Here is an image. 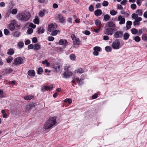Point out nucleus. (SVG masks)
<instances>
[{"mask_svg": "<svg viewBox=\"0 0 147 147\" xmlns=\"http://www.w3.org/2000/svg\"><path fill=\"white\" fill-rule=\"evenodd\" d=\"M73 44L74 45H79L80 41L79 39L78 38H76L74 39H73Z\"/></svg>", "mask_w": 147, "mask_h": 147, "instance_id": "obj_15", "label": "nucleus"}, {"mask_svg": "<svg viewBox=\"0 0 147 147\" xmlns=\"http://www.w3.org/2000/svg\"><path fill=\"white\" fill-rule=\"evenodd\" d=\"M32 42L34 43H35L37 42V38L36 37H34L32 40Z\"/></svg>", "mask_w": 147, "mask_h": 147, "instance_id": "obj_55", "label": "nucleus"}, {"mask_svg": "<svg viewBox=\"0 0 147 147\" xmlns=\"http://www.w3.org/2000/svg\"><path fill=\"white\" fill-rule=\"evenodd\" d=\"M13 60V57L11 56H9L7 59V62L8 63H10Z\"/></svg>", "mask_w": 147, "mask_h": 147, "instance_id": "obj_34", "label": "nucleus"}, {"mask_svg": "<svg viewBox=\"0 0 147 147\" xmlns=\"http://www.w3.org/2000/svg\"><path fill=\"white\" fill-rule=\"evenodd\" d=\"M65 102H68L69 104H71L72 102V100L70 98H66L64 100Z\"/></svg>", "mask_w": 147, "mask_h": 147, "instance_id": "obj_42", "label": "nucleus"}, {"mask_svg": "<svg viewBox=\"0 0 147 147\" xmlns=\"http://www.w3.org/2000/svg\"><path fill=\"white\" fill-rule=\"evenodd\" d=\"M59 32V30H54V31H52V33L51 35L55 36L57 35L58 33Z\"/></svg>", "mask_w": 147, "mask_h": 147, "instance_id": "obj_28", "label": "nucleus"}, {"mask_svg": "<svg viewBox=\"0 0 147 147\" xmlns=\"http://www.w3.org/2000/svg\"><path fill=\"white\" fill-rule=\"evenodd\" d=\"M140 24V22L135 20L133 22V25L134 26H139Z\"/></svg>", "mask_w": 147, "mask_h": 147, "instance_id": "obj_33", "label": "nucleus"}, {"mask_svg": "<svg viewBox=\"0 0 147 147\" xmlns=\"http://www.w3.org/2000/svg\"><path fill=\"white\" fill-rule=\"evenodd\" d=\"M13 71V69L11 68H8L4 70L3 73L5 75H7L11 73Z\"/></svg>", "mask_w": 147, "mask_h": 147, "instance_id": "obj_13", "label": "nucleus"}, {"mask_svg": "<svg viewBox=\"0 0 147 147\" xmlns=\"http://www.w3.org/2000/svg\"><path fill=\"white\" fill-rule=\"evenodd\" d=\"M83 80L82 79H80V81H79V82L78 83V84L80 85H81L83 83V82L82 81V80Z\"/></svg>", "mask_w": 147, "mask_h": 147, "instance_id": "obj_61", "label": "nucleus"}, {"mask_svg": "<svg viewBox=\"0 0 147 147\" xmlns=\"http://www.w3.org/2000/svg\"><path fill=\"white\" fill-rule=\"evenodd\" d=\"M129 37V34L127 32H125L123 35V39L126 40L128 39Z\"/></svg>", "mask_w": 147, "mask_h": 147, "instance_id": "obj_26", "label": "nucleus"}, {"mask_svg": "<svg viewBox=\"0 0 147 147\" xmlns=\"http://www.w3.org/2000/svg\"><path fill=\"white\" fill-rule=\"evenodd\" d=\"M34 23L36 24H38L39 22V21L38 17H35V19L34 20Z\"/></svg>", "mask_w": 147, "mask_h": 147, "instance_id": "obj_35", "label": "nucleus"}, {"mask_svg": "<svg viewBox=\"0 0 147 147\" xmlns=\"http://www.w3.org/2000/svg\"><path fill=\"white\" fill-rule=\"evenodd\" d=\"M19 19L23 22L27 21L30 17V14L28 12L24 13H19L18 15Z\"/></svg>", "mask_w": 147, "mask_h": 147, "instance_id": "obj_3", "label": "nucleus"}, {"mask_svg": "<svg viewBox=\"0 0 147 147\" xmlns=\"http://www.w3.org/2000/svg\"><path fill=\"white\" fill-rule=\"evenodd\" d=\"M133 38L135 41L137 42H140L141 39L140 37L138 36H134L133 37Z\"/></svg>", "mask_w": 147, "mask_h": 147, "instance_id": "obj_29", "label": "nucleus"}, {"mask_svg": "<svg viewBox=\"0 0 147 147\" xmlns=\"http://www.w3.org/2000/svg\"><path fill=\"white\" fill-rule=\"evenodd\" d=\"M142 40L147 42V34L144 33L142 36Z\"/></svg>", "mask_w": 147, "mask_h": 147, "instance_id": "obj_25", "label": "nucleus"}, {"mask_svg": "<svg viewBox=\"0 0 147 147\" xmlns=\"http://www.w3.org/2000/svg\"><path fill=\"white\" fill-rule=\"evenodd\" d=\"M132 22L130 21H127L126 22V27L127 29H129L131 28V26L132 25Z\"/></svg>", "mask_w": 147, "mask_h": 147, "instance_id": "obj_18", "label": "nucleus"}, {"mask_svg": "<svg viewBox=\"0 0 147 147\" xmlns=\"http://www.w3.org/2000/svg\"><path fill=\"white\" fill-rule=\"evenodd\" d=\"M77 73L82 74L84 72V70L81 68H79L77 70Z\"/></svg>", "mask_w": 147, "mask_h": 147, "instance_id": "obj_48", "label": "nucleus"}, {"mask_svg": "<svg viewBox=\"0 0 147 147\" xmlns=\"http://www.w3.org/2000/svg\"><path fill=\"white\" fill-rule=\"evenodd\" d=\"M56 117H55L50 118L45 123L44 126V128L45 129H47L52 127L55 126V125L56 123Z\"/></svg>", "mask_w": 147, "mask_h": 147, "instance_id": "obj_2", "label": "nucleus"}, {"mask_svg": "<svg viewBox=\"0 0 147 147\" xmlns=\"http://www.w3.org/2000/svg\"><path fill=\"white\" fill-rule=\"evenodd\" d=\"M37 29L38 34L43 33L45 32V29L43 28L41 29V27H38Z\"/></svg>", "mask_w": 147, "mask_h": 147, "instance_id": "obj_19", "label": "nucleus"}, {"mask_svg": "<svg viewBox=\"0 0 147 147\" xmlns=\"http://www.w3.org/2000/svg\"><path fill=\"white\" fill-rule=\"evenodd\" d=\"M18 46L19 48H22L24 45V43L22 42H20L18 44Z\"/></svg>", "mask_w": 147, "mask_h": 147, "instance_id": "obj_39", "label": "nucleus"}, {"mask_svg": "<svg viewBox=\"0 0 147 147\" xmlns=\"http://www.w3.org/2000/svg\"><path fill=\"white\" fill-rule=\"evenodd\" d=\"M138 17V14L135 13H133L131 15V17L133 19H136Z\"/></svg>", "mask_w": 147, "mask_h": 147, "instance_id": "obj_36", "label": "nucleus"}, {"mask_svg": "<svg viewBox=\"0 0 147 147\" xmlns=\"http://www.w3.org/2000/svg\"><path fill=\"white\" fill-rule=\"evenodd\" d=\"M105 50L107 52H111V49L110 47L106 46L105 47Z\"/></svg>", "mask_w": 147, "mask_h": 147, "instance_id": "obj_41", "label": "nucleus"}, {"mask_svg": "<svg viewBox=\"0 0 147 147\" xmlns=\"http://www.w3.org/2000/svg\"><path fill=\"white\" fill-rule=\"evenodd\" d=\"M57 28V25L56 24H51L49 25L48 30L51 32L56 30Z\"/></svg>", "mask_w": 147, "mask_h": 147, "instance_id": "obj_7", "label": "nucleus"}, {"mask_svg": "<svg viewBox=\"0 0 147 147\" xmlns=\"http://www.w3.org/2000/svg\"><path fill=\"white\" fill-rule=\"evenodd\" d=\"M109 3L107 1H104L102 3V5L104 6H107L108 5Z\"/></svg>", "mask_w": 147, "mask_h": 147, "instance_id": "obj_46", "label": "nucleus"}, {"mask_svg": "<svg viewBox=\"0 0 147 147\" xmlns=\"http://www.w3.org/2000/svg\"><path fill=\"white\" fill-rule=\"evenodd\" d=\"M34 97V96L32 95L26 96L24 97V99L25 100H30Z\"/></svg>", "mask_w": 147, "mask_h": 147, "instance_id": "obj_21", "label": "nucleus"}, {"mask_svg": "<svg viewBox=\"0 0 147 147\" xmlns=\"http://www.w3.org/2000/svg\"><path fill=\"white\" fill-rule=\"evenodd\" d=\"M23 62V59L21 57H18L14 59V63L16 65H18L22 63Z\"/></svg>", "mask_w": 147, "mask_h": 147, "instance_id": "obj_8", "label": "nucleus"}, {"mask_svg": "<svg viewBox=\"0 0 147 147\" xmlns=\"http://www.w3.org/2000/svg\"><path fill=\"white\" fill-rule=\"evenodd\" d=\"M131 32L133 34H136L138 32V30L135 28H133L131 29Z\"/></svg>", "mask_w": 147, "mask_h": 147, "instance_id": "obj_31", "label": "nucleus"}, {"mask_svg": "<svg viewBox=\"0 0 147 147\" xmlns=\"http://www.w3.org/2000/svg\"><path fill=\"white\" fill-rule=\"evenodd\" d=\"M84 34L87 35H89L90 34V32L89 31L86 30L84 32Z\"/></svg>", "mask_w": 147, "mask_h": 147, "instance_id": "obj_60", "label": "nucleus"}, {"mask_svg": "<svg viewBox=\"0 0 147 147\" xmlns=\"http://www.w3.org/2000/svg\"><path fill=\"white\" fill-rule=\"evenodd\" d=\"M17 10L16 9H13L11 11V13L13 14H15L17 13Z\"/></svg>", "mask_w": 147, "mask_h": 147, "instance_id": "obj_49", "label": "nucleus"}, {"mask_svg": "<svg viewBox=\"0 0 147 147\" xmlns=\"http://www.w3.org/2000/svg\"><path fill=\"white\" fill-rule=\"evenodd\" d=\"M27 32L28 34H31L33 32V30L32 28H30L28 30Z\"/></svg>", "mask_w": 147, "mask_h": 147, "instance_id": "obj_51", "label": "nucleus"}, {"mask_svg": "<svg viewBox=\"0 0 147 147\" xmlns=\"http://www.w3.org/2000/svg\"><path fill=\"white\" fill-rule=\"evenodd\" d=\"M34 49V46L33 45L31 44L29 45L28 46V49Z\"/></svg>", "mask_w": 147, "mask_h": 147, "instance_id": "obj_58", "label": "nucleus"}, {"mask_svg": "<svg viewBox=\"0 0 147 147\" xmlns=\"http://www.w3.org/2000/svg\"><path fill=\"white\" fill-rule=\"evenodd\" d=\"M69 57L71 60L74 61L76 59V56L74 54H71L70 55Z\"/></svg>", "mask_w": 147, "mask_h": 147, "instance_id": "obj_32", "label": "nucleus"}, {"mask_svg": "<svg viewBox=\"0 0 147 147\" xmlns=\"http://www.w3.org/2000/svg\"><path fill=\"white\" fill-rule=\"evenodd\" d=\"M95 23L96 25H99L98 28H99V30H100L101 27V23L100 21L98 20H95Z\"/></svg>", "mask_w": 147, "mask_h": 147, "instance_id": "obj_24", "label": "nucleus"}, {"mask_svg": "<svg viewBox=\"0 0 147 147\" xmlns=\"http://www.w3.org/2000/svg\"><path fill=\"white\" fill-rule=\"evenodd\" d=\"M53 88V85H50L49 86H44L42 88L41 91L43 92H45L46 90H49L52 89Z\"/></svg>", "mask_w": 147, "mask_h": 147, "instance_id": "obj_10", "label": "nucleus"}, {"mask_svg": "<svg viewBox=\"0 0 147 147\" xmlns=\"http://www.w3.org/2000/svg\"><path fill=\"white\" fill-rule=\"evenodd\" d=\"M40 48V46L38 43L35 44L34 45V49L35 50H39Z\"/></svg>", "mask_w": 147, "mask_h": 147, "instance_id": "obj_22", "label": "nucleus"}, {"mask_svg": "<svg viewBox=\"0 0 147 147\" xmlns=\"http://www.w3.org/2000/svg\"><path fill=\"white\" fill-rule=\"evenodd\" d=\"M9 27L10 30L13 31L14 30L15 26L14 24L11 23L9 24Z\"/></svg>", "mask_w": 147, "mask_h": 147, "instance_id": "obj_27", "label": "nucleus"}, {"mask_svg": "<svg viewBox=\"0 0 147 147\" xmlns=\"http://www.w3.org/2000/svg\"><path fill=\"white\" fill-rule=\"evenodd\" d=\"M103 39L105 40H108L109 39V37L107 35H105L103 36Z\"/></svg>", "mask_w": 147, "mask_h": 147, "instance_id": "obj_63", "label": "nucleus"}, {"mask_svg": "<svg viewBox=\"0 0 147 147\" xmlns=\"http://www.w3.org/2000/svg\"><path fill=\"white\" fill-rule=\"evenodd\" d=\"M110 18V16L108 14H106L104 16V20L105 21H108Z\"/></svg>", "mask_w": 147, "mask_h": 147, "instance_id": "obj_38", "label": "nucleus"}, {"mask_svg": "<svg viewBox=\"0 0 147 147\" xmlns=\"http://www.w3.org/2000/svg\"><path fill=\"white\" fill-rule=\"evenodd\" d=\"M28 74L30 76L34 77L35 76V73L33 70H30L28 72Z\"/></svg>", "mask_w": 147, "mask_h": 147, "instance_id": "obj_16", "label": "nucleus"}, {"mask_svg": "<svg viewBox=\"0 0 147 147\" xmlns=\"http://www.w3.org/2000/svg\"><path fill=\"white\" fill-rule=\"evenodd\" d=\"M93 49L94 51H100V48L99 47H95Z\"/></svg>", "mask_w": 147, "mask_h": 147, "instance_id": "obj_45", "label": "nucleus"}, {"mask_svg": "<svg viewBox=\"0 0 147 147\" xmlns=\"http://www.w3.org/2000/svg\"><path fill=\"white\" fill-rule=\"evenodd\" d=\"M115 28V24L113 21L107 22L105 26L104 33L107 35H112L114 34Z\"/></svg>", "mask_w": 147, "mask_h": 147, "instance_id": "obj_1", "label": "nucleus"}, {"mask_svg": "<svg viewBox=\"0 0 147 147\" xmlns=\"http://www.w3.org/2000/svg\"><path fill=\"white\" fill-rule=\"evenodd\" d=\"M110 14L112 16H114L117 14V12L115 10H111L110 11Z\"/></svg>", "mask_w": 147, "mask_h": 147, "instance_id": "obj_40", "label": "nucleus"}, {"mask_svg": "<svg viewBox=\"0 0 147 147\" xmlns=\"http://www.w3.org/2000/svg\"><path fill=\"white\" fill-rule=\"evenodd\" d=\"M144 30L143 29H140L139 30V32L138 33V35H140L144 31Z\"/></svg>", "mask_w": 147, "mask_h": 147, "instance_id": "obj_53", "label": "nucleus"}, {"mask_svg": "<svg viewBox=\"0 0 147 147\" xmlns=\"http://www.w3.org/2000/svg\"><path fill=\"white\" fill-rule=\"evenodd\" d=\"M117 21H119V24L120 25L124 24L125 23V18L123 16L121 15H119L118 16Z\"/></svg>", "mask_w": 147, "mask_h": 147, "instance_id": "obj_9", "label": "nucleus"}, {"mask_svg": "<svg viewBox=\"0 0 147 147\" xmlns=\"http://www.w3.org/2000/svg\"><path fill=\"white\" fill-rule=\"evenodd\" d=\"M101 5L100 3H97L96 5V8H99L101 7Z\"/></svg>", "mask_w": 147, "mask_h": 147, "instance_id": "obj_59", "label": "nucleus"}, {"mask_svg": "<svg viewBox=\"0 0 147 147\" xmlns=\"http://www.w3.org/2000/svg\"><path fill=\"white\" fill-rule=\"evenodd\" d=\"M123 35V32L121 31H118L115 32L114 34V36L115 38H121Z\"/></svg>", "mask_w": 147, "mask_h": 147, "instance_id": "obj_6", "label": "nucleus"}, {"mask_svg": "<svg viewBox=\"0 0 147 147\" xmlns=\"http://www.w3.org/2000/svg\"><path fill=\"white\" fill-rule=\"evenodd\" d=\"M44 12L43 11H40L39 13V15L40 17H43L44 16Z\"/></svg>", "mask_w": 147, "mask_h": 147, "instance_id": "obj_54", "label": "nucleus"}, {"mask_svg": "<svg viewBox=\"0 0 147 147\" xmlns=\"http://www.w3.org/2000/svg\"><path fill=\"white\" fill-rule=\"evenodd\" d=\"M94 13L95 15L97 16H100L102 13L101 10L100 9H97L94 11Z\"/></svg>", "mask_w": 147, "mask_h": 147, "instance_id": "obj_17", "label": "nucleus"}, {"mask_svg": "<svg viewBox=\"0 0 147 147\" xmlns=\"http://www.w3.org/2000/svg\"><path fill=\"white\" fill-rule=\"evenodd\" d=\"M136 13L138 14V15L139 16H142V11L141 10L139 9H137L136 11Z\"/></svg>", "mask_w": 147, "mask_h": 147, "instance_id": "obj_37", "label": "nucleus"}, {"mask_svg": "<svg viewBox=\"0 0 147 147\" xmlns=\"http://www.w3.org/2000/svg\"><path fill=\"white\" fill-rule=\"evenodd\" d=\"M35 107V106L34 104L32 103L29 105H27L26 109L27 110H29L33 108H34Z\"/></svg>", "mask_w": 147, "mask_h": 147, "instance_id": "obj_20", "label": "nucleus"}, {"mask_svg": "<svg viewBox=\"0 0 147 147\" xmlns=\"http://www.w3.org/2000/svg\"><path fill=\"white\" fill-rule=\"evenodd\" d=\"M4 32L5 35H7L9 33V31L7 29H5L4 30Z\"/></svg>", "mask_w": 147, "mask_h": 147, "instance_id": "obj_43", "label": "nucleus"}, {"mask_svg": "<svg viewBox=\"0 0 147 147\" xmlns=\"http://www.w3.org/2000/svg\"><path fill=\"white\" fill-rule=\"evenodd\" d=\"M29 26L30 27H31L33 28H35L36 27V26L35 25H34V24L32 23H30L29 24Z\"/></svg>", "mask_w": 147, "mask_h": 147, "instance_id": "obj_57", "label": "nucleus"}, {"mask_svg": "<svg viewBox=\"0 0 147 147\" xmlns=\"http://www.w3.org/2000/svg\"><path fill=\"white\" fill-rule=\"evenodd\" d=\"M68 42L67 40L65 39H61L59 42V45H62L63 48L65 47L67 45Z\"/></svg>", "mask_w": 147, "mask_h": 147, "instance_id": "obj_11", "label": "nucleus"}, {"mask_svg": "<svg viewBox=\"0 0 147 147\" xmlns=\"http://www.w3.org/2000/svg\"><path fill=\"white\" fill-rule=\"evenodd\" d=\"M72 75V73L71 71H65L63 73V75L66 78H69Z\"/></svg>", "mask_w": 147, "mask_h": 147, "instance_id": "obj_14", "label": "nucleus"}, {"mask_svg": "<svg viewBox=\"0 0 147 147\" xmlns=\"http://www.w3.org/2000/svg\"><path fill=\"white\" fill-rule=\"evenodd\" d=\"M120 42L119 39H116L113 41L112 44V47L114 49H117L120 48Z\"/></svg>", "mask_w": 147, "mask_h": 147, "instance_id": "obj_4", "label": "nucleus"}, {"mask_svg": "<svg viewBox=\"0 0 147 147\" xmlns=\"http://www.w3.org/2000/svg\"><path fill=\"white\" fill-rule=\"evenodd\" d=\"M58 18L60 22L63 24L65 23V18L63 17L61 14H59L58 15Z\"/></svg>", "mask_w": 147, "mask_h": 147, "instance_id": "obj_12", "label": "nucleus"}, {"mask_svg": "<svg viewBox=\"0 0 147 147\" xmlns=\"http://www.w3.org/2000/svg\"><path fill=\"white\" fill-rule=\"evenodd\" d=\"M141 3L142 2L140 0H137L136 1V3L139 6L141 5Z\"/></svg>", "mask_w": 147, "mask_h": 147, "instance_id": "obj_64", "label": "nucleus"}, {"mask_svg": "<svg viewBox=\"0 0 147 147\" xmlns=\"http://www.w3.org/2000/svg\"><path fill=\"white\" fill-rule=\"evenodd\" d=\"M61 66L58 63H55L53 65V70L54 72H58L60 71Z\"/></svg>", "mask_w": 147, "mask_h": 147, "instance_id": "obj_5", "label": "nucleus"}, {"mask_svg": "<svg viewBox=\"0 0 147 147\" xmlns=\"http://www.w3.org/2000/svg\"><path fill=\"white\" fill-rule=\"evenodd\" d=\"M89 9L91 12L93 11L94 10L93 6L92 5H91L89 7Z\"/></svg>", "mask_w": 147, "mask_h": 147, "instance_id": "obj_52", "label": "nucleus"}, {"mask_svg": "<svg viewBox=\"0 0 147 147\" xmlns=\"http://www.w3.org/2000/svg\"><path fill=\"white\" fill-rule=\"evenodd\" d=\"M48 39L49 41H53L54 39V38L52 36H50L48 37Z\"/></svg>", "mask_w": 147, "mask_h": 147, "instance_id": "obj_56", "label": "nucleus"}, {"mask_svg": "<svg viewBox=\"0 0 147 147\" xmlns=\"http://www.w3.org/2000/svg\"><path fill=\"white\" fill-rule=\"evenodd\" d=\"M20 35V32H15L13 34V36L16 37H18Z\"/></svg>", "mask_w": 147, "mask_h": 147, "instance_id": "obj_44", "label": "nucleus"}, {"mask_svg": "<svg viewBox=\"0 0 147 147\" xmlns=\"http://www.w3.org/2000/svg\"><path fill=\"white\" fill-rule=\"evenodd\" d=\"M131 7L133 9H135L136 8V5L135 4L133 3L131 5Z\"/></svg>", "mask_w": 147, "mask_h": 147, "instance_id": "obj_47", "label": "nucleus"}, {"mask_svg": "<svg viewBox=\"0 0 147 147\" xmlns=\"http://www.w3.org/2000/svg\"><path fill=\"white\" fill-rule=\"evenodd\" d=\"M42 63L43 64H46L47 66H49L50 65V63L48 62V61L46 60H45L44 61H43Z\"/></svg>", "mask_w": 147, "mask_h": 147, "instance_id": "obj_50", "label": "nucleus"}, {"mask_svg": "<svg viewBox=\"0 0 147 147\" xmlns=\"http://www.w3.org/2000/svg\"><path fill=\"white\" fill-rule=\"evenodd\" d=\"M5 4L3 2H2L0 3V7H5Z\"/></svg>", "mask_w": 147, "mask_h": 147, "instance_id": "obj_62", "label": "nucleus"}, {"mask_svg": "<svg viewBox=\"0 0 147 147\" xmlns=\"http://www.w3.org/2000/svg\"><path fill=\"white\" fill-rule=\"evenodd\" d=\"M14 53L13 49L11 48L9 49L7 52V54L8 55H13Z\"/></svg>", "mask_w": 147, "mask_h": 147, "instance_id": "obj_23", "label": "nucleus"}, {"mask_svg": "<svg viewBox=\"0 0 147 147\" xmlns=\"http://www.w3.org/2000/svg\"><path fill=\"white\" fill-rule=\"evenodd\" d=\"M43 70L41 67L39 68L37 70V74H41L43 72Z\"/></svg>", "mask_w": 147, "mask_h": 147, "instance_id": "obj_30", "label": "nucleus"}]
</instances>
